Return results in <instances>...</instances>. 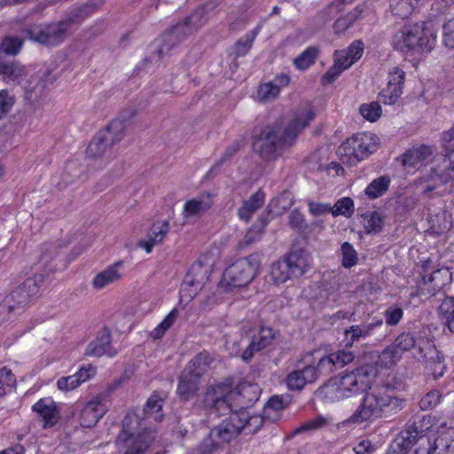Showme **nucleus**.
<instances>
[{
  "mask_svg": "<svg viewBox=\"0 0 454 454\" xmlns=\"http://www.w3.org/2000/svg\"><path fill=\"white\" fill-rule=\"evenodd\" d=\"M314 118L315 113L310 107L298 108L285 127L274 123L264 127L259 134L254 132V150L263 160H276L284 148L293 145L299 134Z\"/></svg>",
  "mask_w": 454,
  "mask_h": 454,
  "instance_id": "1",
  "label": "nucleus"
},
{
  "mask_svg": "<svg viewBox=\"0 0 454 454\" xmlns=\"http://www.w3.org/2000/svg\"><path fill=\"white\" fill-rule=\"evenodd\" d=\"M376 375L377 371L373 366L364 365L331 378L317 389L315 395L325 402H338L367 391L373 384Z\"/></svg>",
  "mask_w": 454,
  "mask_h": 454,
  "instance_id": "2",
  "label": "nucleus"
},
{
  "mask_svg": "<svg viewBox=\"0 0 454 454\" xmlns=\"http://www.w3.org/2000/svg\"><path fill=\"white\" fill-rule=\"evenodd\" d=\"M362 403L345 423L361 424L382 417L387 411L402 410L404 401L394 395V390L387 385L370 387Z\"/></svg>",
  "mask_w": 454,
  "mask_h": 454,
  "instance_id": "3",
  "label": "nucleus"
},
{
  "mask_svg": "<svg viewBox=\"0 0 454 454\" xmlns=\"http://www.w3.org/2000/svg\"><path fill=\"white\" fill-rule=\"evenodd\" d=\"M435 36L424 24H406L393 35V47L403 53L429 52L434 47Z\"/></svg>",
  "mask_w": 454,
  "mask_h": 454,
  "instance_id": "4",
  "label": "nucleus"
},
{
  "mask_svg": "<svg viewBox=\"0 0 454 454\" xmlns=\"http://www.w3.org/2000/svg\"><path fill=\"white\" fill-rule=\"evenodd\" d=\"M139 418L133 412L128 413L122 420V430L116 438L117 443H124L123 454H145L156 438V432L152 428H144L138 433Z\"/></svg>",
  "mask_w": 454,
  "mask_h": 454,
  "instance_id": "5",
  "label": "nucleus"
},
{
  "mask_svg": "<svg viewBox=\"0 0 454 454\" xmlns=\"http://www.w3.org/2000/svg\"><path fill=\"white\" fill-rule=\"evenodd\" d=\"M44 283V277L42 274H36L27 278L22 284L17 286L9 295H7L0 305V313L20 312L32 301L36 299L40 293V288Z\"/></svg>",
  "mask_w": 454,
  "mask_h": 454,
  "instance_id": "6",
  "label": "nucleus"
},
{
  "mask_svg": "<svg viewBox=\"0 0 454 454\" xmlns=\"http://www.w3.org/2000/svg\"><path fill=\"white\" fill-rule=\"evenodd\" d=\"M309 267V260L302 252H292L271 264L270 278L274 284L280 285L293 278L301 277Z\"/></svg>",
  "mask_w": 454,
  "mask_h": 454,
  "instance_id": "7",
  "label": "nucleus"
},
{
  "mask_svg": "<svg viewBox=\"0 0 454 454\" xmlns=\"http://www.w3.org/2000/svg\"><path fill=\"white\" fill-rule=\"evenodd\" d=\"M261 260L257 254H250L239 259L223 274V283L230 287H241L247 286L257 275Z\"/></svg>",
  "mask_w": 454,
  "mask_h": 454,
  "instance_id": "8",
  "label": "nucleus"
},
{
  "mask_svg": "<svg viewBox=\"0 0 454 454\" xmlns=\"http://www.w3.org/2000/svg\"><path fill=\"white\" fill-rule=\"evenodd\" d=\"M125 121L114 120L104 130L99 131L89 144L86 153L89 158L97 159L105 154L114 144L124 137Z\"/></svg>",
  "mask_w": 454,
  "mask_h": 454,
  "instance_id": "9",
  "label": "nucleus"
},
{
  "mask_svg": "<svg viewBox=\"0 0 454 454\" xmlns=\"http://www.w3.org/2000/svg\"><path fill=\"white\" fill-rule=\"evenodd\" d=\"M430 427V419L426 417L408 423L406 427L398 435V445L404 450H411L413 446L418 445L414 452L416 454H422L425 446L428 445L430 434H427L426 432Z\"/></svg>",
  "mask_w": 454,
  "mask_h": 454,
  "instance_id": "10",
  "label": "nucleus"
},
{
  "mask_svg": "<svg viewBox=\"0 0 454 454\" xmlns=\"http://www.w3.org/2000/svg\"><path fill=\"white\" fill-rule=\"evenodd\" d=\"M375 134L363 132L349 137L339 148V153L350 161H360L378 149Z\"/></svg>",
  "mask_w": 454,
  "mask_h": 454,
  "instance_id": "11",
  "label": "nucleus"
},
{
  "mask_svg": "<svg viewBox=\"0 0 454 454\" xmlns=\"http://www.w3.org/2000/svg\"><path fill=\"white\" fill-rule=\"evenodd\" d=\"M415 358L422 363L434 378L443 375L446 368L443 355L436 348L435 345L427 339H421L418 344Z\"/></svg>",
  "mask_w": 454,
  "mask_h": 454,
  "instance_id": "12",
  "label": "nucleus"
},
{
  "mask_svg": "<svg viewBox=\"0 0 454 454\" xmlns=\"http://www.w3.org/2000/svg\"><path fill=\"white\" fill-rule=\"evenodd\" d=\"M232 386L229 382H221L207 387L204 403L210 410L220 416L231 412Z\"/></svg>",
  "mask_w": 454,
  "mask_h": 454,
  "instance_id": "13",
  "label": "nucleus"
},
{
  "mask_svg": "<svg viewBox=\"0 0 454 454\" xmlns=\"http://www.w3.org/2000/svg\"><path fill=\"white\" fill-rule=\"evenodd\" d=\"M69 29L63 20L45 26H31L25 31L29 39L44 45H57L64 41Z\"/></svg>",
  "mask_w": 454,
  "mask_h": 454,
  "instance_id": "14",
  "label": "nucleus"
},
{
  "mask_svg": "<svg viewBox=\"0 0 454 454\" xmlns=\"http://www.w3.org/2000/svg\"><path fill=\"white\" fill-rule=\"evenodd\" d=\"M432 261H424L421 267L423 270L422 281L419 283V290L422 294L434 295L444 286L450 285L452 280V272L447 267L433 270L429 275L427 271L430 269Z\"/></svg>",
  "mask_w": 454,
  "mask_h": 454,
  "instance_id": "15",
  "label": "nucleus"
},
{
  "mask_svg": "<svg viewBox=\"0 0 454 454\" xmlns=\"http://www.w3.org/2000/svg\"><path fill=\"white\" fill-rule=\"evenodd\" d=\"M210 269L201 262H195L189 268L183 283L180 294L182 298L192 299L203 288L209 278Z\"/></svg>",
  "mask_w": 454,
  "mask_h": 454,
  "instance_id": "16",
  "label": "nucleus"
},
{
  "mask_svg": "<svg viewBox=\"0 0 454 454\" xmlns=\"http://www.w3.org/2000/svg\"><path fill=\"white\" fill-rule=\"evenodd\" d=\"M261 389L256 384L242 383L236 388L232 387L231 412L239 414L256 403L259 399Z\"/></svg>",
  "mask_w": 454,
  "mask_h": 454,
  "instance_id": "17",
  "label": "nucleus"
},
{
  "mask_svg": "<svg viewBox=\"0 0 454 454\" xmlns=\"http://www.w3.org/2000/svg\"><path fill=\"white\" fill-rule=\"evenodd\" d=\"M28 76L27 67L15 59H0V81L9 86H19Z\"/></svg>",
  "mask_w": 454,
  "mask_h": 454,
  "instance_id": "18",
  "label": "nucleus"
},
{
  "mask_svg": "<svg viewBox=\"0 0 454 454\" xmlns=\"http://www.w3.org/2000/svg\"><path fill=\"white\" fill-rule=\"evenodd\" d=\"M192 17L186 18L183 22L174 26L168 32L162 35L161 43L158 46L159 59L166 55L176 43L184 40L192 33Z\"/></svg>",
  "mask_w": 454,
  "mask_h": 454,
  "instance_id": "19",
  "label": "nucleus"
},
{
  "mask_svg": "<svg viewBox=\"0 0 454 454\" xmlns=\"http://www.w3.org/2000/svg\"><path fill=\"white\" fill-rule=\"evenodd\" d=\"M405 73L399 67H393L388 73L387 85L380 92V100L385 105H394L403 94Z\"/></svg>",
  "mask_w": 454,
  "mask_h": 454,
  "instance_id": "20",
  "label": "nucleus"
},
{
  "mask_svg": "<svg viewBox=\"0 0 454 454\" xmlns=\"http://www.w3.org/2000/svg\"><path fill=\"white\" fill-rule=\"evenodd\" d=\"M79 420L82 427H92L108 411V405H105L94 396L86 403L80 404Z\"/></svg>",
  "mask_w": 454,
  "mask_h": 454,
  "instance_id": "21",
  "label": "nucleus"
},
{
  "mask_svg": "<svg viewBox=\"0 0 454 454\" xmlns=\"http://www.w3.org/2000/svg\"><path fill=\"white\" fill-rule=\"evenodd\" d=\"M213 196L208 192H203L187 200L184 206V217L186 220H197L208 211L213 205Z\"/></svg>",
  "mask_w": 454,
  "mask_h": 454,
  "instance_id": "22",
  "label": "nucleus"
},
{
  "mask_svg": "<svg viewBox=\"0 0 454 454\" xmlns=\"http://www.w3.org/2000/svg\"><path fill=\"white\" fill-rule=\"evenodd\" d=\"M276 339V332L270 327H262L257 334L254 335L248 347L242 353V359L248 362L254 355L270 347Z\"/></svg>",
  "mask_w": 454,
  "mask_h": 454,
  "instance_id": "23",
  "label": "nucleus"
},
{
  "mask_svg": "<svg viewBox=\"0 0 454 454\" xmlns=\"http://www.w3.org/2000/svg\"><path fill=\"white\" fill-rule=\"evenodd\" d=\"M117 350L111 345V333L107 328H103L97 338L86 348L85 355L90 356H102L106 355L110 357L116 356Z\"/></svg>",
  "mask_w": 454,
  "mask_h": 454,
  "instance_id": "24",
  "label": "nucleus"
},
{
  "mask_svg": "<svg viewBox=\"0 0 454 454\" xmlns=\"http://www.w3.org/2000/svg\"><path fill=\"white\" fill-rule=\"evenodd\" d=\"M242 430V421L239 414H232L229 419L211 430L215 437L223 442H229L237 437Z\"/></svg>",
  "mask_w": 454,
  "mask_h": 454,
  "instance_id": "25",
  "label": "nucleus"
},
{
  "mask_svg": "<svg viewBox=\"0 0 454 454\" xmlns=\"http://www.w3.org/2000/svg\"><path fill=\"white\" fill-rule=\"evenodd\" d=\"M380 319L372 322L363 323L361 325H353L344 331V341L347 347H351L354 342L365 340L370 336L375 328L382 325Z\"/></svg>",
  "mask_w": 454,
  "mask_h": 454,
  "instance_id": "26",
  "label": "nucleus"
},
{
  "mask_svg": "<svg viewBox=\"0 0 454 454\" xmlns=\"http://www.w3.org/2000/svg\"><path fill=\"white\" fill-rule=\"evenodd\" d=\"M199 386L200 378L192 374L191 371L184 369L178 377L176 394L182 400L188 401L197 395Z\"/></svg>",
  "mask_w": 454,
  "mask_h": 454,
  "instance_id": "27",
  "label": "nucleus"
},
{
  "mask_svg": "<svg viewBox=\"0 0 454 454\" xmlns=\"http://www.w3.org/2000/svg\"><path fill=\"white\" fill-rule=\"evenodd\" d=\"M32 410L43 420V427L55 425L59 418L56 403L51 398H42L36 402Z\"/></svg>",
  "mask_w": 454,
  "mask_h": 454,
  "instance_id": "28",
  "label": "nucleus"
},
{
  "mask_svg": "<svg viewBox=\"0 0 454 454\" xmlns=\"http://www.w3.org/2000/svg\"><path fill=\"white\" fill-rule=\"evenodd\" d=\"M432 155V149L427 145H420L407 150L402 155V163L405 168H418Z\"/></svg>",
  "mask_w": 454,
  "mask_h": 454,
  "instance_id": "29",
  "label": "nucleus"
},
{
  "mask_svg": "<svg viewBox=\"0 0 454 454\" xmlns=\"http://www.w3.org/2000/svg\"><path fill=\"white\" fill-rule=\"evenodd\" d=\"M314 366L308 365L301 370L290 372L286 378V384L289 389L301 390L306 384L315 382Z\"/></svg>",
  "mask_w": 454,
  "mask_h": 454,
  "instance_id": "30",
  "label": "nucleus"
},
{
  "mask_svg": "<svg viewBox=\"0 0 454 454\" xmlns=\"http://www.w3.org/2000/svg\"><path fill=\"white\" fill-rule=\"evenodd\" d=\"M96 5L93 3H86L80 6L69 9L63 20L68 29L73 26H78L90 17L95 11Z\"/></svg>",
  "mask_w": 454,
  "mask_h": 454,
  "instance_id": "31",
  "label": "nucleus"
},
{
  "mask_svg": "<svg viewBox=\"0 0 454 454\" xmlns=\"http://www.w3.org/2000/svg\"><path fill=\"white\" fill-rule=\"evenodd\" d=\"M122 266L121 262H117L113 265H110L103 271L98 273L93 281L92 286L95 289H103L109 284L114 283L121 279L122 273L120 271Z\"/></svg>",
  "mask_w": 454,
  "mask_h": 454,
  "instance_id": "32",
  "label": "nucleus"
},
{
  "mask_svg": "<svg viewBox=\"0 0 454 454\" xmlns=\"http://www.w3.org/2000/svg\"><path fill=\"white\" fill-rule=\"evenodd\" d=\"M169 230L170 227L168 221L161 223H154L147 234V239L140 241L139 247L145 248L147 253H151L153 247L164 239Z\"/></svg>",
  "mask_w": 454,
  "mask_h": 454,
  "instance_id": "33",
  "label": "nucleus"
},
{
  "mask_svg": "<svg viewBox=\"0 0 454 454\" xmlns=\"http://www.w3.org/2000/svg\"><path fill=\"white\" fill-rule=\"evenodd\" d=\"M422 454H454V446L447 438L430 434L428 445L425 446Z\"/></svg>",
  "mask_w": 454,
  "mask_h": 454,
  "instance_id": "34",
  "label": "nucleus"
},
{
  "mask_svg": "<svg viewBox=\"0 0 454 454\" xmlns=\"http://www.w3.org/2000/svg\"><path fill=\"white\" fill-rule=\"evenodd\" d=\"M421 339L416 340L413 333H400L391 344L392 349L396 351L397 355L401 358L404 352L410 351L414 348L417 353L418 344Z\"/></svg>",
  "mask_w": 454,
  "mask_h": 454,
  "instance_id": "35",
  "label": "nucleus"
},
{
  "mask_svg": "<svg viewBox=\"0 0 454 454\" xmlns=\"http://www.w3.org/2000/svg\"><path fill=\"white\" fill-rule=\"evenodd\" d=\"M264 203V194L257 192L253 194L247 200H245L242 207L238 210V215L244 221L250 220L252 215L258 210Z\"/></svg>",
  "mask_w": 454,
  "mask_h": 454,
  "instance_id": "36",
  "label": "nucleus"
},
{
  "mask_svg": "<svg viewBox=\"0 0 454 454\" xmlns=\"http://www.w3.org/2000/svg\"><path fill=\"white\" fill-rule=\"evenodd\" d=\"M213 362L212 356L207 352H200L192 359L184 369L191 371L198 378H201Z\"/></svg>",
  "mask_w": 454,
  "mask_h": 454,
  "instance_id": "37",
  "label": "nucleus"
},
{
  "mask_svg": "<svg viewBox=\"0 0 454 454\" xmlns=\"http://www.w3.org/2000/svg\"><path fill=\"white\" fill-rule=\"evenodd\" d=\"M421 0H389L392 13L402 19L409 17L419 5Z\"/></svg>",
  "mask_w": 454,
  "mask_h": 454,
  "instance_id": "38",
  "label": "nucleus"
},
{
  "mask_svg": "<svg viewBox=\"0 0 454 454\" xmlns=\"http://www.w3.org/2000/svg\"><path fill=\"white\" fill-rule=\"evenodd\" d=\"M260 30L261 27L258 26L237 41L233 47L235 58L243 57L248 53Z\"/></svg>",
  "mask_w": 454,
  "mask_h": 454,
  "instance_id": "39",
  "label": "nucleus"
},
{
  "mask_svg": "<svg viewBox=\"0 0 454 454\" xmlns=\"http://www.w3.org/2000/svg\"><path fill=\"white\" fill-rule=\"evenodd\" d=\"M390 182L391 180L388 176H381L372 180L366 187L364 192L368 198L372 200L377 199L387 192L389 188Z\"/></svg>",
  "mask_w": 454,
  "mask_h": 454,
  "instance_id": "40",
  "label": "nucleus"
},
{
  "mask_svg": "<svg viewBox=\"0 0 454 454\" xmlns=\"http://www.w3.org/2000/svg\"><path fill=\"white\" fill-rule=\"evenodd\" d=\"M23 46V40L18 36H5L0 43V59H5L4 55L16 56Z\"/></svg>",
  "mask_w": 454,
  "mask_h": 454,
  "instance_id": "41",
  "label": "nucleus"
},
{
  "mask_svg": "<svg viewBox=\"0 0 454 454\" xmlns=\"http://www.w3.org/2000/svg\"><path fill=\"white\" fill-rule=\"evenodd\" d=\"M317 57L318 49L310 46L294 59V65L299 70H306L315 63Z\"/></svg>",
  "mask_w": 454,
  "mask_h": 454,
  "instance_id": "42",
  "label": "nucleus"
},
{
  "mask_svg": "<svg viewBox=\"0 0 454 454\" xmlns=\"http://www.w3.org/2000/svg\"><path fill=\"white\" fill-rule=\"evenodd\" d=\"M363 11L364 6H357L354 11L350 12L346 16L339 18L333 25L335 33L340 34L347 30L356 20L361 17Z\"/></svg>",
  "mask_w": 454,
  "mask_h": 454,
  "instance_id": "43",
  "label": "nucleus"
},
{
  "mask_svg": "<svg viewBox=\"0 0 454 454\" xmlns=\"http://www.w3.org/2000/svg\"><path fill=\"white\" fill-rule=\"evenodd\" d=\"M267 223L268 222L265 218L260 217L258 221L246 233L244 239L240 242L241 247L249 246L260 239Z\"/></svg>",
  "mask_w": 454,
  "mask_h": 454,
  "instance_id": "44",
  "label": "nucleus"
},
{
  "mask_svg": "<svg viewBox=\"0 0 454 454\" xmlns=\"http://www.w3.org/2000/svg\"><path fill=\"white\" fill-rule=\"evenodd\" d=\"M239 415L242 421V430L247 431V434L256 433L263 424V419L260 415L249 416L247 411H242Z\"/></svg>",
  "mask_w": 454,
  "mask_h": 454,
  "instance_id": "45",
  "label": "nucleus"
},
{
  "mask_svg": "<svg viewBox=\"0 0 454 454\" xmlns=\"http://www.w3.org/2000/svg\"><path fill=\"white\" fill-rule=\"evenodd\" d=\"M328 424L329 419L323 416H317L315 419L308 420L302 423L300 427H296L292 433H290V437H293L298 434H301L304 432L316 431Z\"/></svg>",
  "mask_w": 454,
  "mask_h": 454,
  "instance_id": "46",
  "label": "nucleus"
},
{
  "mask_svg": "<svg viewBox=\"0 0 454 454\" xmlns=\"http://www.w3.org/2000/svg\"><path fill=\"white\" fill-rule=\"evenodd\" d=\"M162 399L153 395L151 396L144 408V413L146 417H152L154 420H160L162 418V414L160 413L162 409Z\"/></svg>",
  "mask_w": 454,
  "mask_h": 454,
  "instance_id": "47",
  "label": "nucleus"
},
{
  "mask_svg": "<svg viewBox=\"0 0 454 454\" xmlns=\"http://www.w3.org/2000/svg\"><path fill=\"white\" fill-rule=\"evenodd\" d=\"M364 229L366 233L368 234H376L379 233L383 226V219L381 215L374 211L370 213L368 215H364Z\"/></svg>",
  "mask_w": 454,
  "mask_h": 454,
  "instance_id": "48",
  "label": "nucleus"
},
{
  "mask_svg": "<svg viewBox=\"0 0 454 454\" xmlns=\"http://www.w3.org/2000/svg\"><path fill=\"white\" fill-rule=\"evenodd\" d=\"M179 312L176 309H172L164 318V320L152 332L153 339L161 338L167 330H168L176 320Z\"/></svg>",
  "mask_w": 454,
  "mask_h": 454,
  "instance_id": "49",
  "label": "nucleus"
},
{
  "mask_svg": "<svg viewBox=\"0 0 454 454\" xmlns=\"http://www.w3.org/2000/svg\"><path fill=\"white\" fill-rule=\"evenodd\" d=\"M332 208V214L334 216L344 215L350 217L354 212V202L349 197H344L337 200Z\"/></svg>",
  "mask_w": 454,
  "mask_h": 454,
  "instance_id": "50",
  "label": "nucleus"
},
{
  "mask_svg": "<svg viewBox=\"0 0 454 454\" xmlns=\"http://www.w3.org/2000/svg\"><path fill=\"white\" fill-rule=\"evenodd\" d=\"M341 263L345 268H351L357 263V252L349 242H344L340 247Z\"/></svg>",
  "mask_w": 454,
  "mask_h": 454,
  "instance_id": "51",
  "label": "nucleus"
},
{
  "mask_svg": "<svg viewBox=\"0 0 454 454\" xmlns=\"http://www.w3.org/2000/svg\"><path fill=\"white\" fill-rule=\"evenodd\" d=\"M219 448V442L215 441L212 432L205 437L192 450V454H212Z\"/></svg>",
  "mask_w": 454,
  "mask_h": 454,
  "instance_id": "52",
  "label": "nucleus"
},
{
  "mask_svg": "<svg viewBox=\"0 0 454 454\" xmlns=\"http://www.w3.org/2000/svg\"><path fill=\"white\" fill-rule=\"evenodd\" d=\"M335 370L334 362L331 355L325 356L318 360L317 366L314 367L315 380H317L319 375H328Z\"/></svg>",
  "mask_w": 454,
  "mask_h": 454,
  "instance_id": "53",
  "label": "nucleus"
},
{
  "mask_svg": "<svg viewBox=\"0 0 454 454\" xmlns=\"http://www.w3.org/2000/svg\"><path fill=\"white\" fill-rule=\"evenodd\" d=\"M359 111L364 118L372 122L377 121L381 115V106L378 102L363 104Z\"/></svg>",
  "mask_w": 454,
  "mask_h": 454,
  "instance_id": "54",
  "label": "nucleus"
},
{
  "mask_svg": "<svg viewBox=\"0 0 454 454\" xmlns=\"http://www.w3.org/2000/svg\"><path fill=\"white\" fill-rule=\"evenodd\" d=\"M279 94V88L273 82L262 84L258 90V98L261 101L268 102L275 99Z\"/></svg>",
  "mask_w": 454,
  "mask_h": 454,
  "instance_id": "55",
  "label": "nucleus"
},
{
  "mask_svg": "<svg viewBox=\"0 0 454 454\" xmlns=\"http://www.w3.org/2000/svg\"><path fill=\"white\" fill-rule=\"evenodd\" d=\"M397 352L392 349V346H387L379 356L377 364L381 367L388 368L396 364L401 358L396 354Z\"/></svg>",
  "mask_w": 454,
  "mask_h": 454,
  "instance_id": "56",
  "label": "nucleus"
},
{
  "mask_svg": "<svg viewBox=\"0 0 454 454\" xmlns=\"http://www.w3.org/2000/svg\"><path fill=\"white\" fill-rule=\"evenodd\" d=\"M441 394L438 390H431L426 394L419 401V404L421 410H432L439 404L441 401Z\"/></svg>",
  "mask_w": 454,
  "mask_h": 454,
  "instance_id": "57",
  "label": "nucleus"
},
{
  "mask_svg": "<svg viewBox=\"0 0 454 454\" xmlns=\"http://www.w3.org/2000/svg\"><path fill=\"white\" fill-rule=\"evenodd\" d=\"M15 97L8 90H0V119L5 116L13 107Z\"/></svg>",
  "mask_w": 454,
  "mask_h": 454,
  "instance_id": "58",
  "label": "nucleus"
},
{
  "mask_svg": "<svg viewBox=\"0 0 454 454\" xmlns=\"http://www.w3.org/2000/svg\"><path fill=\"white\" fill-rule=\"evenodd\" d=\"M16 379L12 371L6 367L0 369V396L6 394L7 387H12Z\"/></svg>",
  "mask_w": 454,
  "mask_h": 454,
  "instance_id": "59",
  "label": "nucleus"
},
{
  "mask_svg": "<svg viewBox=\"0 0 454 454\" xmlns=\"http://www.w3.org/2000/svg\"><path fill=\"white\" fill-rule=\"evenodd\" d=\"M330 355L333 357L336 370L344 367L355 358L354 353L348 350H338L337 352L331 353Z\"/></svg>",
  "mask_w": 454,
  "mask_h": 454,
  "instance_id": "60",
  "label": "nucleus"
},
{
  "mask_svg": "<svg viewBox=\"0 0 454 454\" xmlns=\"http://www.w3.org/2000/svg\"><path fill=\"white\" fill-rule=\"evenodd\" d=\"M442 309L443 310L446 325L450 332L454 333V298L451 297L447 300L442 305Z\"/></svg>",
  "mask_w": 454,
  "mask_h": 454,
  "instance_id": "61",
  "label": "nucleus"
},
{
  "mask_svg": "<svg viewBox=\"0 0 454 454\" xmlns=\"http://www.w3.org/2000/svg\"><path fill=\"white\" fill-rule=\"evenodd\" d=\"M403 316V309L397 306L389 307L386 312V323L388 325H396Z\"/></svg>",
  "mask_w": 454,
  "mask_h": 454,
  "instance_id": "62",
  "label": "nucleus"
},
{
  "mask_svg": "<svg viewBox=\"0 0 454 454\" xmlns=\"http://www.w3.org/2000/svg\"><path fill=\"white\" fill-rule=\"evenodd\" d=\"M245 145V140L243 138L234 140L224 151L220 164H223L231 159L233 155L238 153Z\"/></svg>",
  "mask_w": 454,
  "mask_h": 454,
  "instance_id": "63",
  "label": "nucleus"
},
{
  "mask_svg": "<svg viewBox=\"0 0 454 454\" xmlns=\"http://www.w3.org/2000/svg\"><path fill=\"white\" fill-rule=\"evenodd\" d=\"M443 43L446 47L454 49V19L449 20L443 25Z\"/></svg>",
  "mask_w": 454,
  "mask_h": 454,
  "instance_id": "64",
  "label": "nucleus"
}]
</instances>
